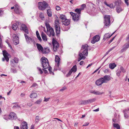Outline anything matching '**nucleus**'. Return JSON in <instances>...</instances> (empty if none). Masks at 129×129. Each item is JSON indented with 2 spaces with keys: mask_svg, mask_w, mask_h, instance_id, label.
Wrapping results in <instances>:
<instances>
[{
  "mask_svg": "<svg viewBox=\"0 0 129 129\" xmlns=\"http://www.w3.org/2000/svg\"><path fill=\"white\" fill-rule=\"evenodd\" d=\"M41 63L42 67L44 69H47L49 68L48 70L51 74H54L53 72L51 71L52 70V68L49 66L48 60L47 58L42 57L41 59Z\"/></svg>",
  "mask_w": 129,
  "mask_h": 129,
  "instance_id": "obj_1",
  "label": "nucleus"
},
{
  "mask_svg": "<svg viewBox=\"0 0 129 129\" xmlns=\"http://www.w3.org/2000/svg\"><path fill=\"white\" fill-rule=\"evenodd\" d=\"M45 25L47 28V34L49 36H54L55 35V33L53 29L50 26L49 24L47 22H46Z\"/></svg>",
  "mask_w": 129,
  "mask_h": 129,
  "instance_id": "obj_2",
  "label": "nucleus"
},
{
  "mask_svg": "<svg viewBox=\"0 0 129 129\" xmlns=\"http://www.w3.org/2000/svg\"><path fill=\"white\" fill-rule=\"evenodd\" d=\"M48 6V4L45 2H39L38 3V9L40 10L43 11Z\"/></svg>",
  "mask_w": 129,
  "mask_h": 129,
  "instance_id": "obj_3",
  "label": "nucleus"
},
{
  "mask_svg": "<svg viewBox=\"0 0 129 129\" xmlns=\"http://www.w3.org/2000/svg\"><path fill=\"white\" fill-rule=\"evenodd\" d=\"M104 27L106 28L108 27L110 25V15H105L104 16Z\"/></svg>",
  "mask_w": 129,
  "mask_h": 129,
  "instance_id": "obj_4",
  "label": "nucleus"
},
{
  "mask_svg": "<svg viewBox=\"0 0 129 129\" xmlns=\"http://www.w3.org/2000/svg\"><path fill=\"white\" fill-rule=\"evenodd\" d=\"M88 47V45L86 44L84 45H82L81 50L79 53H82V55L85 56H87L88 54L87 51V47Z\"/></svg>",
  "mask_w": 129,
  "mask_h": 129,
  "instance_id": "obj_5",
  "label": "nucleus"
},
{
  "mask_svg": "<svg viewBox=\"0 0 129 129\" xmlns=\"http://www.w3.org/2000/svg\"><path fill=\"white\" fill-rule=\"evenodd\" d=\"M53 50L54 52H56L59 47V45L57 42L53 38L52 41Z\"/></svg>",
  "mask_w": 129,
  "mask_h": 129,
  "instance_id": "obj_6",
  "label": "nucleus"
},
{
  "mask_svg": "<svg viewBox=\"0 0 129 129\" xmlns=\"http://www.w3.org/2000/svg\"><path fill=\"white\" fill-rule=\"evenodd\" d=\"M3 53L4 56V58H3L2 59V61H4L5 59L7 62L9 60V56L10 55L5 50L3 51Z\"/></svg>",
  "mask_w": 129,
  "mask_h": 129,
  "instance_id": "obj_7",
  "label": "nucleus"
},
{
  "mask_svg": "<svg viewBox=\"0 0 129 129\" xmlns=\"http://www.w3.org/2000/svg\"><path fill=\"white\" fill-rule=\"evenodd\" d=\"M70 14L72 16V19L74 21H77L80 17V15H78L77 13H73L72 12H70Z\"/></svg>",
  "mask_w": 129,
  "mask_h": 129,
  "instance_id": "obj_8",
  "label": "nucleus"
},
{
  "mask_svg": "<svg viewBox=\"0 0 129 129\" xmlns=\"http://www.w3.org/2000/svg\"><path fill=\"white\" fill-rule=\"evenodd\" d=\"M14 12L17 14H22V11L20 9L19 6L18 4L15 5V8L14 9Z\"/></svg>",
  "mask_w": 129,
  "mask_h": 129,
  "instance_id": "obj_9",
  "label": "nucleus"
},
{
  "mask_svg": "<svg viewBox=\"0 0 129 129\" xmlns=\"http://www.w3.org/2000/svg\"><path fill=\"white\" fill-rule=\"evenodd\" d=\"M12 36L13 43L15 45H17L19 43L18 37L17 35L15 34H13Z\"/></svg>",
  "mask_w": 129,
  "mask_h": 129,
  "instance_id": "obj_10",
  "label": "nucleus"
},
{
  "mask_svg": "<svg viewBox=\"0 0 129 129\" xmlns=\"http://www.w3.org/2000/svg\"><path fill=\"white\" fill-rule=\"evenodd\" d=\"M20 29L21 30L24 31L27 34H29L28 28L25 24H22L21 26Z\"/></svg>",
  "mask_w": 129,
  "mask_h": 129,
  "instance_id": "obj_11",
  "label": "nucleus"
},
{
  "mask_svg": "<svg viewBox=\"0 0 129 129\" xmlns=\"http://www.w3.org/2000/svg\"><path fill=\"white\" fill-rule=\"evenodd\" d=\"M100 39V37L99 35H96L93 37L92 40L91 41V43L94 44L96 42L99 41Z\"/></svg>",
  "mask_w": 129,
  "mask_h": 129,
  "instance_id": "obj_12",
  "label": "nucleus"
},
{
  "mask_svg": "<svg viewBox=\"0 0 129 129\" xmlns=\"http://www.w3.org/2000/svg\"><path fill=\"white\" fill-rule=\"evenodd\" d=\"M108 75H106L103 78H103V81L104 83H106L110 80L111 78Z\"/></svg>",
  "mask_w": 129,
  "mask_h": 129,
  "instance_id": "obj_13",
  "label": "nucleus"
},
{
  "mask_svg": "<svg viewBox=\"0 0 129 129\" xmlns=\"http://www.w3.org/2000/svg\"><path fill=\"white\" fill-rule=\"evenodd\" d=\"M55 27L56 31V35L57 36H58L60 33V27L59 25H55Z\"/></svg>",
  "mask_w": 129,
  "mask_h": 129,
  "instance_id": "obj_14",
  "label": "nucleus"
},
{
  "mask_svg": "<svg viewBox=\"0 0 129 129\" xmlns=\"http://www.w3.org/2000/svg\"><path fill=\"white\" fill-rule=\"evenodd\" d=\"M24 35L26 41L28 43H30L32 42V39L31 38L26 34H24Z\"/></svg>",
  "mask_w": 129,
  "mask_h": 129,
  "instance_id": "obj_15",
  "label": "nucleus"
},
{
  "mask_svg": "<svg viewBox=\"0 0 129 129\" xmlns=\"http://www.w3.org/2000/svg\"><path fill=\"white\" fill-rule=\"evenodd\" d=\"M60 58L58 55H56L55 57V61L56 63V65H57V67L58 68L59 66V62L60 61Z\"/></svg>",
  "mask_w": 129,
  "mask_h": 129,
  "instance_id": "obj_16",
  "label": "nucleus"
},
{
  "mask_svg": "<svg viewBox=\"0 0 129 129\" xmlns=\"http://www.w3.org/2000/svg\"><path fill=\"white\" fill-rule=\"evenodd\" d=\"M20 128L21 129H27V124L26 122H23L21 123Z\"/></svg>",
  "mask_w": 129,
  "mask_h": 129,
  "instance_id": "obj_17",
  "label": "nucleus"
},
{
  "mask_svg": "<svg viewBox=\"0 0 129 129\" xmlns=\"http://www.w3.org/2000/svg\"><path fill=\"white\" fill-rule=\"evenodd\" d=\"M36 45L39 51L40 52L42 53L43 48L41 45L37 43L36 44Z\"/></svg>",
  "mask_w": 129,
  "mask_h": 129,
  "instance_id": "obj_18",
  "label": "nucleus"
},
{
  "mask_svg": "<svg viewBox=\"0 0 129 129\" xmlns=\"http://www.w3.org/2000/svg\"><path fill=\"white\" fill-rule=\"evenodd\" d=\"M102 79L103 78H101L96 81L95 83L98 86L104 83Z\"/></svg>",
  "mask_w": 129,
  "mask_h": 129,
  "instance_id": "obj_19",
  "label": "nucleus"
},
{
  "mask_svg": "<svg viewBox=\"0 0 129 129\" xmlns=\"http://www.w3.org/2000/svg\"><path fill=\"white\" fill-rule=\"evenodd\" d=\"M9 117L11 119H16V114L14 112L11 113L9 115Z\"/></svg>",
  "mask_w": 129,
  "mask_h": 129,
  "instance_id": "obj_20",
  "label": "nucleus"
},
{
  "mask_svg": "<svg viewBox=\"0 0 129 129\" xmlns=\"http://www.w3.org/2000/svg\"><path fill=\"white\" fill-rule=\"evenodd\" d=\"M50 52V50L48 47L45 48H43L42 53L43 54H46Z\"/></svg>",
  "mask_w": 129,
  "mask_h": 129,
  "instance_id": "obj_21",
  "label": "nucleus"
},
{
  "mask_svg": "<svg viewBox=\"0 0 129 129\" xmlns=\"http://www.w3.org/2000/svg\"><path fill=\"white\" fill-rule=\"evenodd\" d=\"M41 35L43 41H46L47 40V39L46 35L43 32H42L41 33Z\"/></svg>",
  "mask_w": 129,
  "mask_h": 129,
  "instance_id": "obj_22",
  "label": "nucleus"
},
{
  "mask_svg": "<svg viewBox=\"0 0 129 129\" xmlns=\"http://www.w3.org/2000/svg\"><path fill=\"white\" fill-rule=\"evenodd\" d=\"M62 25L68 26L70 24V21L67 19H65L62 21Z\"/></svg>",
  "mask_w": 129,
  "mask_h": 129,
  "instance_id": "obj_23",
  "label": "nucleus"
},
{
  "mask_svg": "<svg viewBox=\"0 0 129 129\" xmlns=\"http://www.w3.org/2000/svg\"><path fill=\"white\" fill-rule=\"evenodd\" d=\"M104 4L106 5L109 7L111 8H114L115 7V5H114L113 4L111 3L110 4H108L105 1Z\"/></svg>",
  "mask_w": 129,
  "mask_h": 129,
  "instance_id": "obj_24",
  "label": "nucleus"
},
{
  "mask_svg": "<svg viewBox=\"0 0 129 129\" xmlns=\"http://www.w3.org/2000/svg\"><path fill=\"white\" fill-rule=\"evenodd\" d=\"M109 66L110 69H113L116 66V65L115 63H110Z\"/></svg>",
  "mask_w": 129,
  "mask_h": 129,
  "instance_id": "obj_25",
  "label": "nucleus"
},
{
  "mask_svg": "<svg viewBox=\"0 0 129 129\" xmlns=\"http://www.w3.org/2000/svg\"><path fill=\"white\" fill-rule=\"evenodd\" d=\"M79 57L78 58V61H80L82 59H84L86 58V57L85 56L82 55V53H79Z\"/></svg>",
  "mask_w": 129,
  "mask_h": 129,
  "instance_id": "obj_26",
  "label": "nucleus"
},
{
  "mask_svg": "<svg viewBox=\"0 0 129 129\" xmlns=\"http://www.w3.org/2000/svg\"><path fill=\"white\" fill-rule=\"evenodd\" d=\"M70 27L68 26L63 25V27L61 28L62 30L64 31H67L70 29Z\"/></svg>",
  "mask_w": 129,
  "mask_h": 129,
  "instance_id": "obj_27",
  "label": "nucleus"
},
{
  "mask_svg": "<svg viewBox=\"0 0 129 129\" xmlns=\"http://www.w3.org/2000/svg\"><path fill=\"white\" fill-rule=\"evenodd\" d=\"M83 10V9H76L75 10V11L76 12L78 15H80L81 11Z\"/></svg>",
  "mask_w": 129,
  "mask_h": 129,
  "instance_id": "obj_28",
  "label": "nucleus"
},
{
  "mask_svg": "<svg viewBox=\"0 0 129 129\" xmlns=\"http://www.w3.org/2000/svg\"><path fill=\"white\" fill-rule=\"evenodd\" d=\"M122 3V2L121 0H118L115 2V4L116 6H119Z\"/></svg>",
  "mask_w": 129,
  "mask_h": 129,
  "instance_id": "obj_29",
  "label": "nucleus"
},
{
  "mask_svg": "<svg viewBox=\"0 0 129 129\" xmlns=\"http://www.w3.org/2000/svg\"><path fill=\"white\" fill-rule=\"evenodd\" d=\"M37 96V94L36 93H33L31 94L30 95V97L31 98H35Z\"/></svg>",
  "mask_w": 129,
  "mask_h": 129,
  "instance_id": "obj_30",
  "label": "nucleus"
},
{
  "mask_svg": "<svg viewBox=\"0 0 129 129\" xmlns=\"http://www.w3.org/2000/svg\"><path fill=\"white\" fill-rule=\"evenodd\" d=\"M110 37L109 34V33H107L104 35L103 39L104 40H106L108 38H109Z\"/></svg>",
  "mask_w": 129,
  "mask_h": 129,
  "instance_id": "obj_31",
  "label": "nucleus"
},
{
  "mask_svg": "<svg viewBox=\"0 0 129 129\" xmlns=\"http://www.w3.org/2000/svg\"><path fill=\"white\" fill-rule=\"evenodd\" d=\"M88 104L87 100H82L80 102V104L81 105H86Z\"/></svg>",
  "mask_w": 129,
  "mask_h": 129,
  "instance_id": "obj_32",
  "label": "nucleus"
},
{
  "mask_svg": "<svg viewBox=\"0 0 129 129\" xmlns=\"http://www.w3.org/2000/svg\"><path fill=\"white\" fill-rule=\"evenodd\" d=\"M18 27V26L15 23H14L12 26V28L15 30H16Z\"/></svg>",
  "mask_w": 129,
  "mask_h": 129,
  "instance_id": "obj_33",
  "label": "nucleus"
},
{
  "mask_svg": "<svg viewBox=\"0 0 129 129\" xmlns=\"http://www.w3.org/2000/svg\"><path fill=\"white\" fill-rule=\"evenodd\" d=\"M123 10L121 7L120 6H118L116 8V11L117 13H119L120 12L122 11Z\"/></svg>",
  "mask_w": 129,
  "mask_h": 129,
  "instance_id": "obj_34",
  "label": "nucleus"
},
{
  "mask_svg": "<svg viewBox=\"0 0 129 129\" xmlns=\"http://www.w3.org/2000/svg\"><path fill=\"white\" fill-rule=\"evenodd\" d=\"M77 68L76 65L74 66L71 68V70L74 72H75L77 71Z\"/></svg>",
  "mask_w": 129,
  "mask_h": 129,
  "instance_id": "obj_35",
  "label": "nucleus"
},
{
  "mask_svg": "<svg viewBox=\"0 0 129 129\" xmlns=\"http://www.w3.org/2000/svg\"><path fill=\"white\" fill-rule=\"evenodd\" d=\"M39 17L42 20H44V14L42 12H41L40 13Z\"/></svg>",
  "mask_w": 129,
  "mask_h": 129,
  "instance_id": "obj_36",
  "label": "nucleus"
},
{
  "mask_svg": "<svg viewBox=\"0 0 129 129\" xmlns=\"http://www.w3.org/2000/svg\"><path fill=\"white\" fill-rule=\"evenodd\" d=\"M113 126L115 128H116L117 129H120V127L119 125L117 123L113 124Z\"/></svg>",
  "mask_w": 129,
  "mask_h": 129,
  "instance_id": "obj_37",
  "label": "nucleus"
},
{
  "mask_svg": "<svg viewBox=\"0 0 129 129\" xmlns=\"http://www.w3.org/2000/svg\"><path fill=\"white\" fill-rule=\"evenodd\" d=\"M95 100L96 99L95 98H93L87 100L88 104L94 102L95 101Z\"/></svg>",
  "mask_w": 129,
  "mask_h": 129,
  "instance_id": "obj_38",
  "label": "nucleus"
},
{
  "mask_svg": "<svg viewBox=\"0 0 129 129\" xmlns=\"http://www.w3.org/2000/svg\"><path fill=\"white\" fill-rule=\"evenodd\" d=\"M47 13L49 16L51 17L52 16V13L50 10L48 9L47 11Z\"/></svg>",
  "mask_w": 129,
  "mask_h": 129,
  "instance_id": "obj_39",
  "label": "nucleus"
},
{
  "mask_svg": "<svg viewBox=\"0 0 129 129\" xmlns=\"http://www.w3.org/2000/svg\"><path fill=\"white\" fill-rule=\"evenodd\" d=\"M116 75L118 77H119L121 73V71L120 70H118L116 71Z\"/></svg>",
  "mask_w": 129,
  "mask_h": 129,
  "instance_id": "obj_40",
  "label": "nucleus"
},
{
  "mask_svg": "<svg viewBox=\"0 0 129 129\" xmlns=\"http://www.w3.org/2000/svg\"><path fill=\"white\" fill-rule=\"evenodd\" d=\"M60 18L64 21L65 19H66V18L65 16L63 15H61L60 16Z\"/></svg>",
  "mask_w": 129,
  "mask_h": 129,
  "instance_id": "obj_41",
  "label": "nucleus"
},
{
  "mask_svg": "<svg viewBox=\"0 0 129 129\" xmlns=\"http://www.w3.org/2000/svg\"><path fill=\"white\" fill-rule=\"evenodd\" d=\"M104 92H101L98 91H95L94 94L96 95H99L102 94Z\"/></svg>",
  "mask_w": 129,
  "mask_h": 129,
  "instance_id": "obj_42",
  "label": "nucleus"
},
{
  "mask_svg": "<svg viewBox=\"0 0 129 129\" xmlns=\"http://www.w3.org/2000/svg\"><path fill=\"white\" fill-rule=\"evenodd\" d=\"M14 61L13 59H11L10 61V64L12 66L14 67L15 66V62Z\"/></svg>",
  "mask_w": 129,
  "mask_h": 129,
  "instance_id": "obj_43",
  "label": "nucleus"
},
{
  "mask_svg": "<svg viewBox=\"0 0 129 129\" xmlns=\"http://www.w3.org/2000/svg\"><path fill=\"white\" fill-rule=\"evenodd\" d=\"M37 69L38 71L39 72V73L40 74H42L43 73V71L40 68L37 67Z\"/></svg>",
  "mask_w": 129,
  "mask_h": 129,
  "instance_id": "obj_44",
  "label": "nucleus"
},
{
  "mask_svg": "<svg viewBox=\"0 0 129 129\" xmlns=\"http://www.w3.org/2000/svg\"><path fill=\"white\" fill-rule=\"evenodd\" d=\"M40 120V117L39 116H36L35 118V121L36 122L38 123Z\"/></svg>",
  "mask_w": 129,
  "mask_h": 129,
  "instance_id": "obj_45",
  "label": "nucleus"
},
{
  "mask_svg": "<svg viewBox=\"0 0 129 129\" xmlns=\"http://www.w3.org/2000/svg\"><path fill=\"white\" fill-rule=\"evenodd\" d=\"M123 112L124 113V117L126 118H127L128 117V116L127 114V112H126L124 111H123Z\"/></svg>",
  "mask_w": 129,
  "mask_h": 129,
  "instance_id": "obj_46",
  "label": "nucleus"
},
{
  "mask_svg": "<svg viewBox=\"0 0 129 129\" xmlns=\"http://www.w3.org/2000/svg\"><path fill=\"white\" fill-rule=\"evenodd\" d=\"M42 101V100L41 99H40L38 100L37 101L35 102L34 103L37 104H40Z\"/></svg>",
  "mask_w": 129,
  "mask_h": 129,
  "instance_id": "obj_47",
  "label": "nucleus"
},
{
  "mask_svg": "<svg viewBox=\"0 0 129 129\" xmlns=\"http://www.w3.org/2000/svg\"><path fill=\"white\" fill-rule=\"evenodd\" d=\"M120 70L123 73H124L126 72V70L124 69L122 67H121L120 68Z\"/></svg>",
  "mask_w": 129,
  "mask_h": 129,
  "instance_id": "obj_48",
  "label": "nucleus"
},
{
  "mask_svg": "<svg viewBox=\"0 0 129 129\" xmlns=\"http://www.w3.org/2000/svg\"><path fill=\"white\" fill-rule=\"evenodd\" d=\"M3 118L6 120H8L9 119H10V118L9 117V116H4L3 117Z\"/></svg>",
  "mask_w": 129,
  "mask_h": 129,
  "instance_id": "obj_49",
  "label": "nucleus"
},
{
  "mask_svg": "<svg viewBox=\"0 0 129 129\" xmlns=\"http://www.w3.org/2000/svg\"><path fill=\"white\" fill-rule=\"evenodd\" d=\"M12 59L14 60V62H15V63H18L19 60L18 58L15 57L14 58V59Z\"/></svg>",
  "mask_w": 129,
  "mask_h": 129,
  "instance_id": "obj_50",
  "label": "nucleus"
},
{
  "mask_svg": "<svg viewBox=\"0 0 129 129\" xmlns=\"http://www.w3.org/2000/svg\"><path fill=\"white\" fill-rule=\"evenodd\" d=\"M73 72L72 71L70 70L69 72L66 75V76L67 77H68Z\"/></svg>",
  "mask_w": 129,
  "mask_h": 129,
  "instance_id": "obj_51",
  "label": "nucleus"
},
{
  "mask_svg": "<svg viewBox=\"0 0 129 129\" xmlns=\"http://www.w3.org/2000/svg\"><path fill=\"white\" fill-rule=\"evenodd\" d=\"M18 107L20 108V106H19L17 104H15V105H14V106L13 107V108H18Z\"/></svg>",
  "mask_w": 129,
  "mask_h": 129,
  "instance_id": "obj_52",
  "label": "nucleus"
},
{
  "mask_svg": "<svg viewBox=\"0 0 129 129\" xmlns=\"http://www.w3.org/2000/svg\"><path fill=\"white\" fill-rule=\"evenodd\" d=\"M59 22V21L58 20H55V25H59L58 24Z\"/></svg>",
  "mask_w": 129,
  "mask_h": 129,
  "instance_id": "obj_53",
  "label": "nucleus"
},
{
  "mask_svg": "<svg viewBox=\"0 0 129 129\" xmlns=\"http://www.w3.org/2000/svg\"><path fill=\"white\" fill-rule=\"evenodd\" d=\"M38 86V84L36 83H34L33 84L31 85V87H35Z\"/></svg>",
  "mask_w": 129,
  "mask_h": 129,
  "instance_id": "obj_54",
  "label": "nucleus"
},
{
  "mask_svg": "<svg viewBox=\"0 0 129 129\" xmlns=\"http://www.w3.org/2000/svg\"><path fill=\"white\" fill-rule=\"evenodd\" d=\"M37 37L39 41L40 42L41 41H42V39L41 38V37H40V35L37 36Z\"/></svg>",
  "mask_w": 129,
  "mask_h": 129,
  "instance_id": "obj_55",
  "label": "nucleus"
},
{
  "mask_svg": "<svg viewBox=\"0 0 129 129\" xmlns=\"http://www.w3.org/2000/svg\"><path fill=\"white\" fill-rule=\"evenodd\" d=\"M85 6L86 5L85 4H83L81 5V8H80L82 9H83V10L84 9V8L85 7Z\"/></svg>",
  "mask_w": 129,
  "mask_h": 129,
  "instance_id": "obj_56",
  "label": "nucleus"
},
{
  "mask_svg": "<svg viewBox=\"0 0 129 129\" xmlns=\"http://www.w3.org/2000/svg\"><path fill=\"white\" fill-rule=\"evenodd\" d=\"M126 40L127 42H129V34L126 37Z\"/></svg>",
  "mask_w": 129,
  "mask_h": 129,
  "instance_id": "obj_57",
  "label": "nucleus"
},
{
  "mask_svg": "<svg viewBox=\"0 0 129 129\" xmlns=\"http://www.w3.org/2000/svg\"><path fill=\"white\" fill-rule=\"evenodd\" d=\"M66 88L65 87H62L61 89H60V91H62L64 90H65Z\"/></svg>",
  "mask_w": 129,
  "mask_h": 129,
  "instance_id": "obj_58",
  "label": "nucleus"
},
{
  "mask_svg": "<svg viewBox=\"0 0 129 129\" xmlns=\"http://www.w3.org/2000/svg\"><path fill=\"white\" fill-rule=\"evenodd\" d=\"M50 99V98H46L45 97L44 98V101L46 102H47Z\"/></svg>",
  "mask_w": 129,
  "mask_h": 129,
  "instance_id": "obj_59",
  "label": "nucleus"
},
{
  "mask_svg": "<svg viewBox=\"0 0 129 129\" xmlns=\"http://www.w3.org/2000/svg\"><path fill=\"white\" fill-rule=\"evenodd\" d=\"M89 124V122H87L85 123L83 125V126H87Z\"/></svg>",
  "mask_w": 129,
  "mask_h": 129,
  "instance_id": "obj_60",
  "label": "nucleus"
},
{
  "mask_svg": "<svg viewBox=\"0 0 129 129\" xmlns=\"http://www.w3.org/2000/svg\"><path fill=\"white\" fill-rule=\"evenodd\" d=\"M56 9L57 10H60L61 9V8H60V7L58 6H56Z\"/></svg>",
  "mask_w": 129,
  "mask_h": 129,
  "instance_id": "obj_61",
  "label": "nucleus"
},
{
  "mask_svg": "<svg viewBox=\"0 0 129 129\" xmlns=\"http://www.w3.org/2000/svg\"><path fill=\"white\" fill-rule=\"evenodd\" d=\"M109 70L108 69H106L104 71V72L105 73H108L109 72Z\"/></svg>",
  "mask_w": 129,
  "mask_h": 129,
  "instance_id": "obj_62",
  "label": "nucleus"
},
{
  "mask_svg": "<svg viewBox=\"0 0 129 129\" xmlns=\"http://www.w3.org/2000/svg\"><path fill=\"white\" fill-rule=\"evenodd\" d=\"M3 14V11L0 10V16H2Z\"/></svg>",
  "mask_w": 129,
  "mask_h": 129,
  "instance_id": "obj_63",
  "label": "nucleus"
},
{
  "mask_svg": "<svg viewBox=\"0 0 129 129\" xmlns=\"http://www.w3.org/2000/svg\"><path fill=\"white\" fill-rule=\"evenodd\" d=\"M96 4L98 5H99L100 2L101 1L100 0H96Z\"/></svg>",
  "mask_w": 129,
  "mask_h": 129,
  "instance_id": "obj_64",
  "label": "nucleus"
}]
</instances>
